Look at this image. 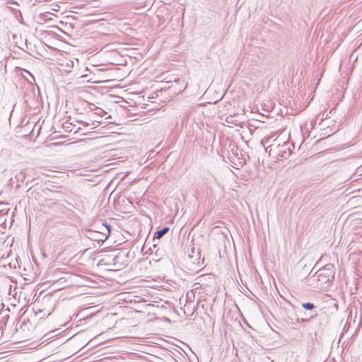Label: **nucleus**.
<instances>
[{
  "label": "nucleus",
  "mask_w": 362,
  "mask_h": 362,
  "mask_svg": "<svg viewBox=\"0 0 362 362\" xmlns=\"http://www.w3.org/2000/svg\"><path fill=\"white\" fill-rule=\"evenodd\" d=\"M335 269L333 264L329 263L319 269L313 275L306 278L307 285L313 291L327 290L332 285L334 278Z\"/></svg>",
  "instance_id": "obj_1"
},
{
  "label": "nucleus",
  "mask_w": 362,
  "mask_h": 362,
  "mask_svg": "<svg viewBox=\"0 0 362 362\" xmlns=\"http://www.w3.org/2000/svg\"><path fill=\"white\" fill-rule=\"evenodd\" d=\"M271 137H265L261 141V144L264 147L266 152H269V155L273 152L277 159H286L292 153L294 145L289 142H284L282 144H271L268 147H265L264 144L270 142Z\"/></svg>",
  "instance_id": "obj_2"
},
{
  "label": "nucleus",
  "mask_w": 362,
  "mask_h": 362,
  "mask_svg": "<svg viewBox=\"0 0 362 362\" xmlns=\"http://www.w3.org/2000/svg\"><path fill=\"white\" fill-rule=\"evenodd\" d=\"M99 229L100 230H89L88 231L87 237L89 239L98 243L105 242L110 235V226L107 223H103L99 227Z\"/></svg>",
  "instance_id": "obj_3"
},
{
  "label": "nucleus",
  "mask_w": 362,
  "mask_h": 362,
  "mask_svg": "<svg viewBox=\"0 0 362 362\" xmlns=\"http://www.w3.org/2000/svg\"><path fill=\"white\" fill-rule=\"evenodd\" d=\"M123 256L121 255H107L99 261L98 265L115 267L117 269H120V267L123 266L120 262Z\"/></svg>",
  "instance_id": "obj_4"
},
{
  "label": "nucleus",
  "mask_w": 362,
  "mask_h": 362,
  "mask_svg": "<svg viewBox=\"0 0 362 362\" xmlns=\"http://www.w3.org/2000/svg\"><path fill=\"white\" fill-rule=\"evenodd\" d=\"M20 330L24 332V337L32 339L36 337L35 326L29 320H23L20 326Z\"/></svg>",
  "instance_id": "obj_5"
},
{
  "label": "nucleus",
  "mask_w": 362,
  "mask_h": 362,
  "mask_svg": "<svg viewBox=\"0 0 362 362\" xmlns=\"http://www.w3.org/2000/svg\"><path fill=\"white\" fill-rule=\"evenodd\" d=\"M170 228L169 227H163L162 229L157 230L153 234V240L160 239L163 235H165L168 231Z\"/></svg>",
  "instance_id": "obj_6"
},
{
  "label": "nucleus",
  "mask_w": 362,
  "mask_h": 362,
  "mask_svg": "<svg viewBox=\"0 0 362 362\" xmlns=\"http://www.w3.org/2000/svg\"><path fill=\"white\" fill-rule=\"evenodd\" d=\"M74 66V62L73 60H71V59H68L66 61V64H65V67H64V71L66 72H71V68H73Z\"/></svg>",
  "instance_id": "obj_7"
},
{
  "label": "nucleus",
  "mask_w": 362,
  "mask_h": 362,
  "mask_svg": "<svg viewBox=\"0 0 362 362\" xmlns=\"http://www.w3.org/2000/svg\"><path fill=\"white\" fill-rule=\"evenodd\" d=\"M302 307L303 309H305L306 310H312L313 309L315 308V306L313 303L307 302V303H303L302 304Z\"/></svg>",
  "instance_id": "obj_8"
},
{
  "label": "nucleus",
  "mask_w": 362,
  "mask_h": 362,
  "mask_svg": "<svg viewBox=\"0 0 362 362\" xmlns=\"http://www.w3.org/2000/svg\"><path fill=\"white\" fill-rule=\"evenodd\" d=\"M94 114L95 115H98V116H100V117H103V115L107 114V112H106L105 111H104L101 108L96 107L95 110Z\"/></svg>",
  "instance_id": "obj_9"
},
{
  "label": "nucleus",
  "mask_w": 362,
  "mask_h": 362,
  "mask_svg": "<svg viewBox=\"0 0 362 362\" xmlns=\"http://www.w3.org/2000/svg\"><path fill=\"white\" fill-rule=\"evenodd\" d=\"M314 317L313 316H311L309 318H301V319H299V318H297L296 319V322L297 323H299V322H309L311 319H313Z\"/></svg>",
  "instance_id": "obj_10"
},
{
  "label": "nucleus",
  "mask_w": 362,
  "mask_h": 362,
  "mask_svg": "<svg viewBox=\"0 0 362 362\" xmlns=\"http://www.w3.org/2000/svg\"><path fill=\"white\" fill-rule=\"evenodd\" d=\"M349 326H350L349 323L348 322H346L343 327L342 332H341V335H343L344 333H346L348 331Z\"/></svg>",
  "instance_id": "obj_11"
},
{
  "label": "nucleus",
  "mask_w": 362,
  "mask_h": 362,
  "mask_svg": "<svg viewBox=\"0 0 362 362\" xmlns=\"http://www.w3.org/2000/svg\"><path fill=\"white\" fill-rule=\"evenodd\" d=\"M9 209H0V212L2 213L4 215L5 214H7L8 212Z\"/></svg>",
  "instance_id": "obj_12"
},
{
  "label": "nucleus",
  "mask_w": 362,
  "mask_h": 362,
  "mask_svg": "<svg viewBox=\"0 0 362 362\" xmlns=\"http://www.w3.org/2000/svg\"><path fill=\"white\" fill-rule=\"evenodd\" d=\"M95 122L100 123L101 122H100V121H99V120L94 119V120H93V121H92L91 124H93H93H95Z\"/></svg>",
  "instance_id": "obj_13"
},
{
  "label": "nucleus",
  "mask_w": 362,
  "mask_h": 362,
  "mask_svg": "<svg viewBox=\"0 0 362 362\" xmlns=\"http://www.w3.org/2000/svg\"><path fill=\"white\" fill-rule=\"evenodd\" d=\"M18 176L19 177H18V180H19L20 178H23L24 177V175L23 173H21Z\"/></svg>",
  "instance_id": "obj_14"
},
{
  "label": "nucleus",
  "mask_w": 362,
  "mask_h": 362,
  "mask_svg": "<svg viewBox=\"0 0 362 362\" xmlns=\"http://www.w3.org/2000/svg\"><path fill=\"white\" fill-rule=\"evenodd\" d=\"M83 125L84 126H88L90 124L88 122H83Z\"/></svg>",
  "instance_id": "obj_15"
},
{
  "label": "nucleus",
  "mask_w": 362,
  "mask_h": 362,
  "mask_svg": "<svg viewBox=\"0 0 362 362\" xmlns=\"http://www.w3.org/2000/svg\"><path fill=\"white\" fill-rule=\"evenodd\" d=\"M76 63L78 64V60L76 59Z\"/></svg>",
  "instance_id": "obj_16"
},
{
  "label": "nucleus",
  "mask_w": 362,
  "mask_h": 362,
  "mask_svg": "<svg viewBox=\"0 0 362 362\" xmlns=\"http://www.w3.org/2000/svg\"><path fill=\"white\" fill-rule=\"evenodd\" d=\"M111 117V115H109L108 117H106V119H108V118H110Z\"/></svg>",
  "instance_id": "obj_17"
},
{
  "label": "nucleus",
  "mask_w": 362,
  "mask_h": 362,
  "mask_svg": "<svg viewBox=\"0 0 362 362\" xmlns=\"http://www.w3.org/2000/svg\"><path fill=\"white\" fill-rule=\"evenodd\" d=\"M54 332V330H52V331H50L48 334L52 333V332Z\"/></svg>",
  "instance_id": "obj_18"
}]
</instances>
